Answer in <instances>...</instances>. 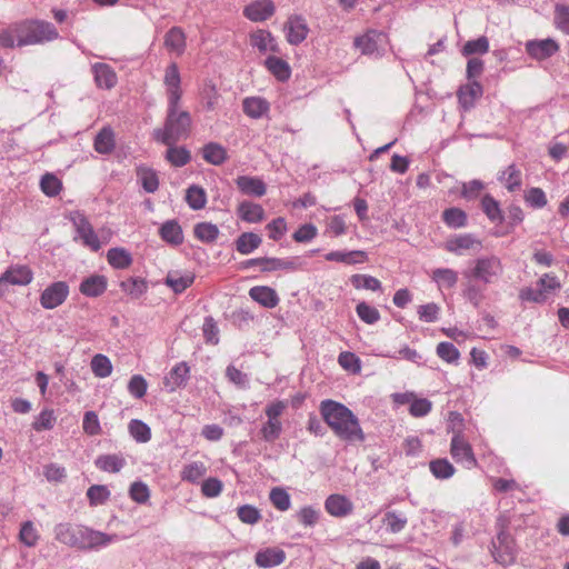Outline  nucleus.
Here are the masks:
<instances>
[{
    "instance_id": "obj_46",
    "label": "nucleus",
    "mask_w": 569,
    "mask_h": 569,
    "mask_svg": "<svg viewBox=\"0 0 569 569\" xmlns=\"http://www.w3.org/2000/svg\"><path fill=\"white\" fill-rule=\"evenodd\" d=\"M90 367L93 375L98 378H107L112 373V363L110 359L101 353L92 357Z\"/></svg>"
},
{
    "instance_id": "obj_38",
    "label": "nucleus",
    "mask_w": 569,
    "mask_h": 569,
    "mask_svg": "<svg viewBox=\"0 0 569 569\" xmlns=\"http://www.w3.org/2000/svg\"><path fill=\"white\" fill-rule=\"evenodd\" d=\"M94 465L102 471L116 473L126 466V459L121 455H101Z\"/></svg>"
},
{
    "instance_id": "obj_13",
    "label": "nucleus",
    "mask_w": 569,
    "mask_h": 569,
    "mask_svg": "<svg viewBox=\"0 0 569 569\" xmlns=\"http://www.w3.org/2000/svg\"><path fill=\"white\" fill-rule=\"evenodd\" d=\"M69 296V286L64 281H56L48 286L40 296V305L44 309L61 306Z\"/></svg>"
},
{
    "instance_id": "obj_62",
    "label": "nucleus",
    "mask_w": 569,
    "mask_h": 569,
    "mask_svg": "<svg viewBox=\"0 0 569 569\" xmlns=\"http://www.w3.org/2000/svg\"><path fill=\"white\" fill-rule=\"evenodd\" d=\"M296 517L303 526L313 527L320 518V511L311 506H306L297 512Z\"/></svg>"
},
{
    "instance_id": "obj_64",
    "label": "nucleus",
    "mask_w": 569,
    "mask_h": 569,
    "mask_svg": "<svg viewBox=\"0 0 569 569\" xmlns=\"http://www.w3.org/2000/svg\"><path fill=\"white\" fill-rule=\"evenodd\" d=\"M358 317L368 325H373L380 319L378 309L369 306L366 302H360L356 308Z\"/></svg>"
},
{
    "instance_id": "obj_52",
    "label": "nucleus",
    "mask_w": 569,
    "mask_h": 569,
    "mask_svg": "<svg viewBox=\"0 0 569 569\" xmlns=\"http://www.w3.org/2000/svg\"><path fill=\"white\" fill-rule=\"evenodd\" d=\"M383 522L391 533H398L405 529L408 519L405 515L397 513L396 511H388L385 515Z\"/></svg>"
},
{
    "instance_id": "obj_16",
    "label": "nucleus",
    "mask_w": 569,
    "mask_h": 569,
    "mask_svg": "<svg viewBox=\"0 0 569 569\" xmlns=\"http://www.w3.org/2000/svg\"><path fill=\"white\" fill-rule=\"evenodd\" d=\"M559 50L553 39L531 40L526 43L527 53L536 60L550 58Z\"/></svg>"
},
{
    "instance_id": "obj_40",
    "label": "nucleus",
    "mask_w": 569,
    "mask_h": 569,
    "mask_svg": "<svg viewBox=\"0 0 569 569\" xmlns=\"http://www.w3.org/2000/svg\"><path fill=\"white\" fill-rule=\"evenodd\" d=\"M203 159L213 166H220L227 160V150L217 142H209L202 148Z\"/></svg>"
},
{
    "instance_id": "obj_14",
    "label": "nucleus",
    "mask_w": 569,
    "mask_h": 569,
    "mask_svg": "<svg viewBox=\"0 0 569 569\" xmlns=\"http://www.w3.org/2000/svg\"><path fill=\"white\" fill-rule=\"evenodd\" d=\"M287 41L292 46L300 44L308 36L309 28L301 16H291L284 24Z\"/></svg>"
},
{
    "instance_id": "obj_43",
    "label": "nucleus",
    "mask_w": 569,
    "mask_h": 569,
    "mask_svg": "<svg viewBox=\"0 0 569 569\" xmlns=\"http://www.w3.org/2000/svg\"><path fill=\"white\" fill-rule=\"evenodd\" d=\"M186 201L188 206L193 210H200L204 208L207 203V194L203 188L199 186H190L186 192Z\"/></svg>"
},
{
    "instance_id": "obj_19",
    "label": "nucleus",
    "mask_w": 569,
    "mask_h": 569,
    "mask_svg": "<svg viewBox=\"0 0 569 569\" xmlns=\"http://www.w3.org/2000/svg\"><path fill=\"white\" fill-rule=\"evenodd\" d=\"M274 13V4L271 0H258L248 4L243 14L253 22H262Z\"/></svg>"
},
{
    "instance_id": "obj_63",
    "label": "nucleus",
    "mask_w": 569,
    "mask_h": 569,
    "mask_svg": "<svg viewBox=\"0 0 569 569\" xmlns=\"http://www.w3.org/2000/svg\"><path fill=\"white\" fill-rule=\"evenodd\" d=\"M437 355L439 358H441L443 361L448 363H453L459 359V350L455 347L451 342H440L437 346Z\"/></svg>"
},
{
    "instance_id": "obj_29",
    "label": "nucleus",
    "mask_w": 569,
    "mask_h": 569,
    "mask_svg": "<svg viewBox=\"0 0 569 569\" xmlns=\"http://www.w3.org/2000/svg\"><path fill=\"white\" fill-rule=\"evenodd\" d=\"M161 239L169 244L179 246L183 242V232L177 220L163 222L159 229Z\"/></svg>"
},
{
    "instance_id": "obj_44",
    "label": "nucleus",
    "mask_w": 569,
    "mask_h": 569,
    "mask_svg": "<svg viewBox=\"0 0 569 569\" xmlns=\"http://www.w3.org/2000/svg\"><path fill=\"white\" fill-rule=\"evenodd\" d=\"M281 433L282 422L280 419L267 418L260 429V436L266 442H274Z\"/></svg>"
},
{
    "instance_id": "obj_5",
    "label": "nucleus",
    "mask_w": 569,
    "mask_h": 569,
    "mask_svg": "<svg viewBox=\"0 0 569 569\" xmlns=\"http://www.w3.org/2000/svg\"><path fill=\"white\" fill-rule=\"evenodd\" d=\"M561 288V283L552 273H545L537 282V287H526L520 290L519 298L521 301L542 303Z\"/></svg>"
},
{
    "instance_id": "obj_31",
    "label": "nucleus",
    "mask_w": 569,
    "mask_h": 569,
    "mask_svg": "<svg viewBox=\"0 0 569 569\" xmlns=\"http://www.w3.org/2000/svg\"><path fill=\"white\" fill-rule=\"evenodd\" d=\"M459 274L451 268H437L431 272V280L439 289H451L456 287Z\"/></svg>"
},
{
    "instance_id": "obj_18",
    "label": "nucleus",
    "mask_w": 569,
    "mask_h": 569,
    "mask_svg": "<svg viewBox=\"0 0 569 569\" xmlns=\"http://www.w3.org/2000/svg\"><path fill=\"white\" fill-rule=\"evenodd\" d=\"M190 368L182 361L173 366V368L166 375L163 386L168 392H174L177 389L183 387L189 378Z\"/></svg>"
},
{
    "instance_id": "obj_25",
    "label": "nucleus",
    "mask_w": 569,
    "mask_h": 569,
    "mask_svg": "<svg viewBox=\"0 0 569 569\" xmlns=\"http://www.w3.org/2000/svg\"><path fill=\"white\" fill-rule=\"evenodd\" d=\"M194 278V274L190 271L183 273L170 271L164 279V283L171 288L174 293H181L193 283Z\"/></svg>"
},
{
    "instance_id": "obj_11",
    "label": "nucleus",
    "mask_w": 569,
    "mask_h": 569,
    "mask_svg": "<svg viewBox=\"0 0 569 569\" xmlns=\"http://www.w3.org/2000/svg\"><path fill=\"white\" fill-rule=\"evenodd\" d=\"M492 557L502 566H510L516 561V550L509 533L500 531L497 539L492 541Z\"/></svg>"
},
{
    "instance_id": "obj_56",
    "label": "nucleus",
    "mask_w": 569,
    "mask_h": 569,
    "mask_svg": "<svg viewBox=\"0 0 569 569\" xmlns=\"http://www.w3.org/2000/svg\"><path fill=\"white\" fill-rule=\"evenodd\" d=\"M269 499L274 508L280 511H287L291 506L290 496L283 488L271 489Z\"/></svg>"
},
{
    "instance_id": "obj_51",
    "label": "nucleus",
    "mask_w": 569,
    "mask_h": 569,
    "mask_svg": "<svg viewBox=\"0 0 569 569\" xmlns=\"http://www.w3.org/2000/svg\"><path fill=\"white\" fill-rule=\"evenodd\" d=\"M489 51V41L487 37H479L476 40H469L465 43L461 52L463 56L469 57L472 54H485Z\"/></svg>"
},
{
    "instance_id": "obj_55",
    "label": "nucleus",
    "mask_w": 569,
    "mask_h": 569,
    "mask_svg": "<svg viewBox=\"0 0 569 569\" xmlns=\"http://www.w3.org/2000/svg\"><path fill=\"white\" fill-rule=\"evenodd\" d=\"M129 432L138 442H147L151 438V430L147 423L141 420L133 419L129 423Z\"/></svg>"
},
{
    "instance_id": "obj_20",
    "label": "nucleus",
    "mask_w": 569,
    "mask_h": 569,
    "mask_svg": "<svg viewBox=\"0 0 569 569\" xmlns=\"http://www.w3.org/2000/svg\"><path fill=\"white\" fill-rule=\"evenodd\" d=\"M108 287V279L102 274H91L84 278L80 286L79 291L89 298H96L104 293Z\"/></svg>"
},
{
    "instance_id": "obj_60",
    "label": "nucleus",
    "mask_w": 569,
    "mask_h": 569,
    "mask_svg": "<svg viewBox=\"0 0 569 569\" xmlns=\"http://www.w3.org/2000/svg\"><path fill=\"white\" fill-rule=\"evenodd\" d=\"M56 423V416L53 410L51 409H44L42 410L36 420L32 423V428L36 431H43V430H50L53 428Z\"/></svg>"
},
{
    "instance_id": "obj_32",
    "label": "nucleus",
    "mask_w": 569,
    "mask_h": 569,
    "mask_svg": "<svg viewBox=\"0 0 569 569\" xmlns=\"http://www.w3.org/2000/svg\"><path fill=\"white\" fill-rule=\"evenodd\" d=\"M264 67L279 81H286L291 76V69L289 63L279 57L269 56L264 60Z\"/></svg>"
},
{
    "instance_id": "obj_17",
    "label": "nucleus",
    "mask_w": 569,
    "mask_h": 569,
    "mask_svg": "<svg viewBox=\"0 0 569 569\" xmlns=\"http://www.w3.org/2000/svg\"><path fill=\"white\" fill-rule=\"evenodd\" d=\"M326 511L336 518L349 516L353 510V503L343 495H330L325 501Z\"/></svg>"
},
{
    "instance_id": "obj_6",
    "label": "nucleus",
    "mask_w": 569,
    "mask_h": 569,
    "mask_svg": "<svg viewBox=\"0 0 569 569\" xmlns=\"http://www.w3.org/2000/svg\"><path fill=\"white\" fill-rule=\"evenodd\" d=\"M70 221L76 229L74 240H80L83 246L90 248L92 251H98L101 243L97 233L94 232L91 223L87 217L80 211L70 213Z\"/></svg>"
},
{
    "instance_id": "obj_48",
    "label": "nucleus",
    "mask_w": 569,
    "mask_h": 569,
    "mask_svg": "<svg viewBox=\"0 0 569 569\" xmlns=\"http://www.w3.org/2000/svg\"><path fill=\"white\" fill-rule=\"evenodd\" d=\"M194 236L202 242H213L219 236V229L210 222H200L194 226Z\"/></svg>"
},
{
    "instance_id": "obj_39",
    "label": "nucleus",
    "mask_w": 569,
    "mask_h": 569,
    "mask_svg": "<svg viewBox=\"0 0 569 569\" xmlns=\"http://www.w3.org/2000/svg\"><path fill=\"white\" fill-rule=\"evenodd\" d=\"M498 180L507 188L508 191L515 192L520 189L522 183L521 171L516 164H510L499 174Z\"/></svg>"
},
{
    "instance_id": "obj_9",
    "label": "nucleus",
    "mask_w": 569,
    "mask_h": 569,
    "mask_svg": "<svg viewBox=\"0 0 569 569\" xmlns=\"http://www.w3.org/2000/svg\"><path fill=\"white\" fill-rule=\"evenodd\" d=\"M387 36L377 30H368L355 39V47L365 56L380 57L383 53Z\"/></svg>"
},
{
    "instance_id": "obj_36",
    "label": "nucleus",
    "mask_w": 569,
    "mask_h": 569,
    "mask_svg": "<svg viewBox=\"0 0 569 569\" xmlns=\"http://www.w3.org/2000/svg\"><path fill=\"white\" fill-rule=\"evenodd\" d=\"M239 217L249 223H257L264 219V210L258 203L243 201L238 208Z\"/></svg>"
},
{
    "instance_id": "obj_22",
    "label": "nucleus",
    "mask_w": 569,
    "mask_h": 569,
    "mask_svg": "<svg viewBox=\"0 0 569 569\" xmlns=\"http://www.w3.org/2000/svg\"><path fill=\"white\" fill-rule=\"evenodd\" d=\"M92 72L99 88L111 89L117 84V74L109 64L97 62L92 64Z\"/></svg>"
},
{
    "instance_id": "obj_61",
    "label": "nucleus",
    "mask_w": 569,
    "mask_h": 569,
    "mask_svg": "<svg viewBox=\"0 0 569 569\" xmlns=\"http://www.w3.org/2000/svg\"><path fill=\"white\" fill-rule=\"evenodd\" d=\"M525 200L535 209H541L548 202L545 191L538 187L530 188L525 194Z\"/></svg>"
},
{
    "instance_id": "obj_58",
    "label": "nucleus",
    "mask_w": 569,
    "mask_h": 569,
    "mask_svg": "<svg viewBox=\"0 0 569 569\" xmlns=\"http://www.w3.org/2000/svg\"><path fill=\"white\" fill-rule=\"evenodd\" d=\"M555 24L558 30L569 34V6L557 3L555 7Z\"/></svg>"
},
{
    "instance_id": "obj_41",
    "label": "nucleus",
    "mask_w": 569,
    "mask_h": 569,
    "mask_svg": "<svg viewBox=\"0 0 569 569\" xmlns=\"http://www.w3.org/2000/svg\"><path fill=\"white\" fill-rule=\"evenodd\" d=\"M262 242L260 236L253 232H243L236 240V249L241 254H250Z\"/></svg>"
},
{
    "instance_id": "obj_27",
    "label": "nucleus",
    "mask_w": 569,
    "mask_h": 569,
    "mask_svg": "<svg viewBox=\"0 0 569 569\" xmlns=\"http://www.w3.org/2000/svg\"><path fill=\"white\" fill-rule=\"evenodd\" d=\"M367 258V252L362 250L330 251L325 254L327 261H336L346 264L363 263Z\"/></svg>"
},
{
    "instance_id": "obj_33",
    "label": "nucleus",
    "mask_w": 569,
    "mask_h": 569,
    "mask_svg": "<svg viewBox=\"0 0 569 569\" xmlns=\"http://www.w3.org/2000/svg\"><path fill=\"white\" fill-rule=\"evenodd\" d=\"M164 47L177 56H181L186 50V34L178 28H171L164 36Z\"/></svg>"
},
{
    "instance_id": "obj_3",
    "label": "nucleus",
    "mask_w": 569,
    "mask_h": 569,
    "mask_svg": "<svg viewBox=\"0 0 569 569\" xmlns=\"http://www.w3.org/2000/svg\"><path fill=\"white\" fill-rule=\"evenodd\" d=\"M320 413L325 422L341 440L349 442H362L365 440L359 419L345 405L330 399L323 400L320 403Z\"/></svg>"
},
{
    "instance_id": "obj_50",
    "label": "nucleus",
    "mask_w": 569,
    "mask_h": 569,
    "mask_svg": "<svg viewBox=\"0 0 569 569\" xmlns=\"http://www.w3.org/2000/svg\"><path fill=\"white\" fill-rule=\"evenodd\" d=\"M166 159L174 167H182L190 161V152L183 147L168 146Z\"/></svg>"
},
{
    "instance_id": "obj_42",
    "label": "nucleus",
    "mask_w": 569,
    "mask_h": 569,
    "mask_svg": "<svg viewBox=\"0 0 569 569\" xmlns=\"http://www.w3.org/2000/svg\"><path fill=\"white\" fill-rule=\"evenodd\" d=\"M429 470L439 480H447L456 472L453 465L446 458L431 460L429 462Z\"/></svg>"
},
{
    "instance_id": "obj_53",
    "label": "nucleus",
    "mask_w": 569,
    "mask_h": 569,
    "mask_svg": "<svg viewBox=\"0 0 569 569\" xmlns=\"http://www.w3.org/2000/svg\"><path fill=\"white\" fill-rule=\"evenodd\" d=\"M350 281L356 289H367L371 291H378L381 289V282L369 274H353L351 276Z\"/></svg>"
},
{
    "instance_id": "obj_34",
    "label": "nucleus",
    "mask_w": 569,
    "mask_h": 569,
    "mask_svg": "<svg viewBox=\"0 0 569 569\" xmlns=\"http://www.w3.org/2000/svg\"><path fill=\"white\" fill-rule=\"evenodd\" d=\"M243 112L252 118L259 119L269 111V102L260 97H248L242 103Z\"/></svg>"
},
{
    "instance_id": "obj_23",
    "label": "nucleus",
    "mask_w": 569,
    "mask_h": 569,
    "mask_svg": "<svg viewBox=\"0 0 569 569\" xmlns=\"http://www.w3.org/2000/svg\"><path fill=\"white\" fill-rule=\"evenodd\" d=\"M250 298L264 308L272 309L279 303V297L270 287L256 286L249 290Z\"/></svg>"
},
{
    "instance_id": "obj_21",
    "label": "nucleus",
    "mask_w": 569,
    "mask_h": 569,
    "mask_svg": "<svg viewBox=\"0 0 569 569\" xmlns=\"http://www.w3.org/2000/svg\"><path fill=\"white\" fill-rule=\"evenodd\" d=\"M286 560V552L280 548H264L254 556V562L260 568L280 566Z\"/></svg>"
},
{
    "instance_id": "obj_4",
    "label": "nucleus",
    "mask_w": 569,
    "mask_h": 569,
    "mask_svg": "<svg viewBox=\"0 0 569 569\" xmlns=\"http://www.w3.org/2000/svg\"><path fill=\"white\" fill-rule=\"evenodd\" d=\"M503 272L501 259L495 254H488L475 259L471 268L463 271V277L469 281L492 284L502 277Z\"/></svg>"
},
{
    "instance_id": "obj_37",
    "label": "nucleus",
    "mask_w": 569,
    "mask_h": 569,
    "mask_svg": "<svg viewBox=\"0 0 569 569\" xmlns=\"http://www.w3.org/2000/svg\"><path fill=\"white\" fill-rule=\"evenodd\" d=\"M94 150L100 154L112 152L116 146L114 133L110 127L102 128L94 138Z\"/></svg>"
},
{
    "instance_id": "obj_8",
    "label": "nucleus",
    "mask_w": 569,
    "mask_h": 569,
    "mask_svg": "<svg viewBox=\"0 0 569 569\" xmlns=\"http://www.w3.org/2000/svg\"><path fill=\"white\" fill-rule=\"evenodd\" d=\"M450 455L457 463L468 470L478 466L471 445L460 435L459 430L451 438Z\"/></svg>"
},
{
    "instance_id": "obj_49",
    "label": "nucleus",
    "mask_w": 569,
    "mask_h": 569,
    "mask_svg": "<svg viewBox=\"0 0 569 569\" xmlns=\"http://www.w3.org/2000/svg\"><path fill=\"white\" fill-rule=\"evenodd\" d=\"M207 472V468L201 461H193L186 465L181 471V479L189 482H197Z\"/></svg>"
},
{
    "instance_id": "obj_7",
    "label": "nucleus",
    "mask_w": 569,
    "mask_h": 569,
    "mask_svg": "<svg viewBox=\"0 0 569 569\" xmlns=\"http://www.w3.org/2000/svg\"><path fill=\"white\" fill-rule=\"evenodd\" d=\"M78 535L77 548L82 550H98L120 540V537L116 533L109 535L86 526H81Z\"/></svg>"
},
{
    "instance_id": "obj_1",
    "label": "nucleus",
    "mask_w": 569,
    "mask_h": 569,
    "mask_svg": "<svg viewBox=\"0 0 569 569\" xmlns=\"http://www.w3.org/2000/svg\"><path fill=\"white\" fill-rule=\"evenodd\" d=\"M163 84L168 98V112L163 128L153 130V138L166 144L172 146L177 141L187 138L191 127V117L187 111H179V102L182 97L181 76L178 64L171 62L164 70Z\"/></svg>"
},
{
    "instance_id": "obj_45",
    "label": "nucleus",
    "mask_w": 569,
    "mask_h": 569,
    "mask_svg": "<svg viewBox=\"0 0 569 569\" xmlns=\"http://www.w3.org/2000/svg\"><path fill=\"white\" fill-rule=\"evenodd\" d=\"M443 222L452 229H459L467 224V214L462 209L449 208L442 213Z\"/></svg>"
},
{
    "instance_id": "obj_30",
    "label": "nucleus",
    "mask_w": 569,
    "mask_h": 569,
    "mask_svg": "<svg viewBox=\"0 0 569 569\" xmlns=\"http://www.w3.org/2000/svg\"><path fill=\"white\" fill-rule=\"evenodd\" d=\"M107 261L112 268L123 270L132 264L133 258L129 250L116 247L107 251Z\"/></svg>"
},
{
    "instance_id": "obj_24",
    "label": "nucleus",
    "mask_w": 569,
    "mask_h": 569,
    "mask_svg": "<svg viewBox=\"0 0 569 569\" xmlns=\"http://www.w3.org/2000/svg\"><path fill=\"white\" fill-rule=\"evenodd\" d=\"M236 183L238 189L247 196L262 197L267 191L264 182L257 177L240 176Z\"/></svg>"
},
{
    "instance_id": "obj_12",
    "label": "nucleus",
    "mask_w": 569,
    "mask_h": 569,
    "mask_svg": "<svg viewBox=\"0 0 569 569\" xmlns=\"http://www.w3.org/2000/svg\"><path fill=\"white\" fill-rule=\"evenodd\" d=\"M32 279L33 273L27 266L16 264L8 268L0 277V296L3 295L9 284L27 286Z\"/></svg>"
},
{
    "instance_id": "obj_57",
    "label": "nucleus",
    "mask_w": 569,
    "mask_h": 569,
    "mask_svg": "<svg viewBox=\"0 0 569 569\" xmlns=\"http://www.w3.org/2000/svg\"><path fill=\"white\" fill-rule=\"evenodd\" d=\"M40 188L44 194L54 197L61 191L62 183L54 174L46 173L41 178Z\"/></svg>"
},
{
    "instance_id": "obj_47",
    "label": "nucleus",
    "mask_w": 569,
    "mask_h": 569,
    "mask_svg": "<svg viewBox=\"0 0 569 569\" xmlns=\"http://www.w3.org/2000/svg\"><path fill=\"white\" fill-rule=\"evenodd\" d=\"M481 208L490 221L501 222L503 220L499 202L490 194L482 198Z\"/></svg>"
},
{
    "instance_id": "obj_54",
    "label": "nucleus",
    "mask_w": 569,
    "mask_h": 569,
    "mask_svg": "<svg viewBox=\"0 0 569 569\" xmlns=\"http://www.w3.org/2000/svg\"><path fill=\"white\" fill-rule=\"evenodd\" d=\"M121 289L133 298L141 297L147 291V282L141 278H129L122 281Z\"/></svg>"
},
{
    "instance_id": "obj_2",
    "label": "nucleus",
    "mask_w": 569,
    "mask_h": 569,
    "mask_svg": "<svg viewBox=\"0 0 569 569\" xmlns=\"http://www.w3.org/2000/svg\"><path fill=\"white\" fill-rule=\"evenodd\" d=\"M56 27L44 20L26 19L8 26L0 31L2 48L27 47L42 44L58 39Z\"/></svg>"
},
{
    "instance_id": "obj_10",
    "label": "nucleus",
    "mask_w": 569,
    "mask_h": 569,
    "mask_svg": "<svg viewBox=\"0 0 569 569\" xmlns=\"http://www.w3.org/2000/svg\"><path fill=\"white\" fill-rule=\"evenodd\" d=\"M445 249L456 256L477 253L482 249V241L472 233H460L449 238L445 242Z\"/></svg>"
},
{
    "instance_id": "obj_35",
    "label": "nucleus",
    "mask_w": 569,
    "mask_h": 569,
    "mask_svg": "<svg viewBox=\"0 0 569 569\" xmlns=\"http://www.w3.org/2000/svg\"><path fill=\"white\" fill-rule=\"evenodd\" d=\"M137 178L146 192L153 193L158 190L159 177L153 169L146 166H139L137 168Z\"/></svg>"
},
{
    "instance_id": "obj_15",
    "label": "nucleus",
    "mask_w": 569,
    "mask_h": 569,
    "mask_svg": "<svg viewBox=\"0 0 569 569\" xmlns=\"http://www.w3.org/2000/svg\"><path fill=\"white\" fill-rule=\"evenodd\" d=\"M250 46L261 54L279 52V44L272 33L264 29H257L249 34Z\"/></svg>"
},
{
    "instance_id": "obj_59",
    "label": "nucleus",
    "mask_w": 569,
    "mask_h": 569,
    "mask_svg": "<svg viewBox=\"0 0 569 569\" xmlns=\"http://www.w3.org/2000/svg\"><path fill=\"white\" fill-rule=\"evenodd\" d=\"M347 232L346 219L343 216L336 214L327 219L326 233L332 237H340Z\"/></svg>"
},
{
    "instance_id": "obj_28",
    "label": "nucleus",
    "mask_w": 569,
    "mask_h": 569,
    "mask_svg": "<svg viewBox=\"0 0 569 569\" xmlns=\"http://www.w3.org/2000/svg\"><path fill=\"white\" fill-rule=\"evenodd\" d=\"M481 84L476 80L470 81L467 86L461 87L458 91L459 103L462 109L468 110L473 106L475 101L481 97Z\"/></svg>"
},
{
    "instance_id": "obj_26",
    "label": "nucleus",
    "mask_w": 569,
    "mask_h": 569,
    "mask_svg": "<svg viewBox=\"0 0 569 569\" xmlns=\"http://www.w3.org/2000/svg\"><path fill=\"white\" fill-rule=\"evenodd\" d=\"M81 526H72L70 523H58L54 527V537L61 543H64L69 547L77 548L79 541V532Z\"/></svg>"
}]
</instances>
